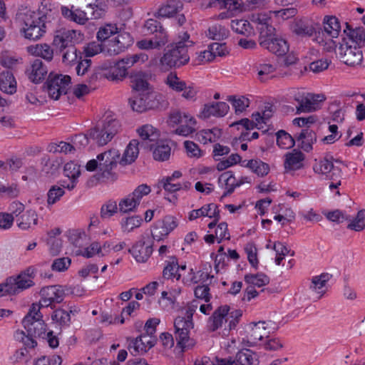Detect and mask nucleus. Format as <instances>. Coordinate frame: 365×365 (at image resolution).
<instances>
[{"label":"nucleus","instance_id":"ddd939ff","mask_svg":"<svg viewBox=\"0 0 365 365\" xmlns=\"http://www.w3.org/2000/svg\"><path fill=\"white\" fill-rule=\"evenodd\" d=\"M242 312L240 309L230 311L227 305L221 306L217 309L209 319V326L212 331L222 327L227 324L229 329L235 328L238 323Z\"/></svg>","mask_w":365,"mask_h":365},{"label":"nucleus","instance_id":"20e7f679","mask_svg":"<svg viewBox=\"0 0 365 365\" xmlns=\"http://www.w3.org/2000/svg\"><path fill=\"white\" fill-rule=\"evenodd\" d=\"M195 44L187 32L179 34L176 41L168 46L160 63L163 69L180 68L187 64L190 61L187 49Z\"/></svg>","mask_w":365,"mask_h":365},{"label":"nucleus","instance_id":"a19ab883","mask_svg":"<svg viewBox=\"0 0 365 365\" xmlns=\"http://www.w3.org/2000/svg\"><path fill=\"white\" fill-rule=\"evenodd\" d=\"M322 31L332 38H339L341 32V22L335 16H325L322 20Z\"/></svg>","mask_w":365,"mask_h":365},{"label":"nucleus","instance_id":"2eb2a0df","mask_svg":"<svg viewBox=\"0 0 365 365\" xmlns=\"http://www.w3.org/2000/svg\"><path fill=\"white\" fill-rule=\"evenodd\" d=\"M273 323L269 322H258L250 323L247 328V336L242 342L245 346H252L262 344L265 339L268 338L269 334L274 328L272 327Z\"/></svg>","mask_w":365,"mask_h":365},{"label":"nucleus","instance_id":"f03ea898","mask_svg":"<svg viewBox=\"0 0 365 365\" xmlns=\"http://www.w3.org/2000/svg\"><path fill=\"white\" fill-rule=\"evenodd\" d=\"M96 38L110 55L123 52L134 42L130 33L120 31L117 24L112 23L101 26L96 33Z\"/></svg>","mask_w":365,"mask_h":365},{"label":"nucleus","instance_id":"9b49d317","mask_svg":"<svg viewBox=\"0 0 365 365\" xmlns=\"http://www.w3.org/2000/svg\"><path fill=\"white\" fill-rule=\"evenodd\" d=\"M274 113L272 106H267L264 109L253 113L251 119L243 118L230 125L231 129H236L242 132L241 137L246 139L243 130H250L254 128L262 129L266 125Z\"/></svg>","mask_w":365,"mask_h":365},{"label":"nucleus","instance_id":"e433bc0d","mask_svg":"<svg viewBox=\"0 0 365 365\" xmlns=\"http://www.w3.org/2000/svg\"><path fill=\"white\" fill-rule=\"evenodd\" d=\"M222 130L220 128L214 127L212 128L202 129L195 134L197 141L203 145L211 144L220 139Z\"/></svg>","mask_w":365,"mask_h":365},{"label":"nucleus","instance_id":"680f3d73","mask_svg":"<svg viewBox=\"0 0 365 365\" xmlns=\"http://www.w3.org/2000/svg\"><path fill=\"white\" fill-rule=\"evenodd\" d=\"M344 33L345 36L343 38H346L350 44L360 47L365 41V32L361 29H351L347 26Z\"/></svg>","mask_w":365,"mask_h":365},{"label":"nucleus","instance_id":"7ed1b4c3","mask_svg":"<svg viewBox=\"0 0 365 365\" xmlns=\"http://www.w3.org/2000/svg\"><path fill=\"white\" fill-rule=\"evenodd\" d=\"M133 88L139 93L131 106L133 110L143 112L159 108L163 101L161 94L154 91L148 83L145 75L142 72H134L130 76Z\"/></svg>","mask_w":365,"mask_h":365},{"label":"nucleus","instance_id":"473e14b6","mask_svg":"<svg viewBox=\"0 0 365 365\" xmlns=\"http://www.w3.org/2000/svg\"><path fill=\"white\" fill-rule=\"evenodd\" d=\"M87 240L83 242L84 243ZM83 244L79 247H75V249L71 250V253L76 256H82L86 258H91L96 255L99 257H105L103 253V245H101L98 242H93L90 244L88 247H83Z\"/></svg>","mask_w":365,"mask_h":365},{"label":"nucleus","instance_id":"09e8293b","mask_svg":"<svg viewBox=\"0 0 365 365\" xmlns=\"http://www.w3.org/2000/svg\"><path fill=\"white\" fill-rule=\"evenodd\" d=\"M27 52L34 56H38L50 61L53 56V50L46 43L31 45L26 48Z\"/></svg>","mask_w":365,"mask_h":365},{"label":"nucleus","instance_id":"864d4df0","mask_svg":"<svg viewBox=\"0 0 365 365\" xmlns=\"http://www.w3.org/2000/svg\"><path fill=\"white\" fill-rule=\"evenodd\" d=\"M148 59V55L145 53H138L135 55L128 56L119 61L120 67L125 68V75H128V69L135 66V64H142L146 62Z\"/></svg>","mask_w":365,"mask_h":365},{"label":"nucleus","instance_id":"4c0bfd02","mask_svg":"<svg viewBox=\"0 0 365 365\" xmlns=\"http://www.w3.org/2000/svg\"><path fill=\"white\" fill-rule=\"evenodd\" d=\"M137 133L140 139L150 147V144H154L158 140L160 133L158 129L150 124H145L137 129Z\"/></svg>","mask_w":365,"mask_h":365},{"label":"nucleus","instance_id":"e2e57ef3","mask_svg":"<svg viewBox=\"0 0 365 365\" xmlns=\"http://www.w3.org/2000/svg\"><path fill=\"white\" fill-rule=\"evenodd\" d=\"M296 14L297 10L295 9L288 8L276 11H269V14H260L257 17L266 15L264 18H268V24H269V21L273 17H274L276 20L279 22L281 20L284 21L294 17Z\"/></svg>","mask_w":365,"mask_h":365},{"label":"nucleus","instance_id":"3c124183","mask_svg":"<svg viewBox=\"0 0 365 365\" xmlns=\"http://www.w3.org/2000/svg\"><path fill=\"white\" fill-rule=\"evenodd\" d=\"M227 101L230 103L237 115L245 112L250 105V100L245 96L230 95L227 97Z\"/></svg>","mask_w":365,"mask_h":365},{"label":"nucleus","instance_id":"6e6552de","mask_svg":"<svg viewBox=\"0 0 365 365\" xmlns=\"http://www.w3.org/2000/svg\"><path fill=\"white\" fill-rule=\"evenodd\" d=\"M120 153L118 150L112 148L97 155L96 159L89 160L86 170L93 171L98 169L100 178L107 180L113 181L116 179V174L113 170L118 163H120Z\"/></svg>","mask_w":365,"mask_h":365},{"label":"nucleus","instance_id":"49530a36","mask_svg":"<svg viewBox=\"0 0 365 365\" xmlns=\"http://www.w3.org/2000/svg\"><path fill=\"white\" fill-rule=\"evenodd\" d=\"M292 31L299 36H314L316 32V28L314 24L302 19H296L292 26Z\"/></svg>","mask_w":365,"mask_h":365},{"label":"nucleus","instance_id":"5fc2aeb1","mask_svg":"<svg viewBox=\"0 0 365 365\" xmlns=\"http://www.w3.org/2000/svg\"><path fill=\"white\" fill-rule=\"evenodd\" d=\"M329 277L328 274H321L312 278L310 288L316 294V298L319 299L327 291V283Z\"/></svg>","mask_w":365,"mask_h":365},{"label":"nucleus","instance_id":"c85d7f7f","mask_svg":"<svg viewBox=\"0 0 365 365\" xmlns=\"http://www.w3.org/2000/svg\"><path fill=\"white\" fill-rule=\"evenodd\" d=\"M84 39L83 34L77 30H67L58 34L54 38V43L61 47L67 46L68 44H75L82 42Z\"/></svg>","mask_w":365,"mask_h":365},{"label":"nucleus","instance_id":"69168bd1","mask_svg":"<svg viewBox=\"0 0 365 365\" xmlns=\"http://www.w3.org/2000/svg\"><path fill=\"white\" fill-rule=\"evenodd\" d=\"M64 187L63 183L61 186L58 185H52L47 192L46 202L47 206L51 207L57 203L64 195Z\"/></svg>","mask_w":365,"mask_h":365},{"label":"nucleus","instance_id":"2f4dec72","mask_svg":"<svg viewBox=\"0 0 365 365\" xmlns=\"http://www.w3.org/2000/svg\"><path fill=\"white\" fill-rule=\"evenodd\" d=\"M168 41V34L163 29H160L151 38H145L137 42L140 49H154L164 46Z\"/></svg>","mask_w":365,"mask_h":365},{"label":"nucleus","instance_id":"c03bdc74","mask_svg":"<svg viewBox=\"0 0 365 365\" xmlns=\"http://www.w3.org/2000/svg\"><path fill=\"white\" fill-rule=\"evenodd\" d=\"M186 271L187 267L185 264L179 265L176 259L173 258L167 263L163 269V274L168 279H176L179 280L181 279L182 272H185Z\"/></svg>","mask_w":365,"mask_h":365},{"label":"nucleus","instance_id":"a878e982","mask_svg":"<svg viewBox=\"0 0 365 365\" xmlns=\"http://www.w3.org/2000/svg\"><path fill=\"white\" fill-rule=\"evenodd\" d=\"M182 9V4L178 0H169L160 6L155 16L158 18H173L177 17L178 23L182 25L185 18L183 15H179Z\"/></svg>","mask_w":365,"mask_h":365},{"label":"nucleus","instance_id":"8fccbe9b","mask_svg":"<svg viewBox=\"0 0 365 365\" xmlns=\"http://www.w3.org/2000/svg\"><path fill=\"white\" fill-rule=\"evenodd\" d=\"M22 324L29 335L41 339L46 337L48 329L43 319Z\"/></svg>","mask_w":365,"mask_h":365},{"label":"nucleus","instance_id":"412c9836","mask_svg":"<svg viewBox=\"0 0 365 365\" xmlns=\"http://www.w3.org/2000/svg\"><path fill=\"white\" fill-rule=\"evenodd\" d=\"M206 217L212 220V221L208 224V228L210 230L214 228L220 218V210L216 204H205L200 208L189 211L187 214V218L190 222L198 220H202Z\"/></svg>","mask_w":365,"mask_h":365},{"label":"nucleus","instance_id":"ea45409f","mask_svg":"<svg viewBox=\"0 0 365 365\" xmlns=\"http://www.w3.org/2000/svg\"><path fill=\"white\" fill-rule=\"evenodd\" d=\"M143 223V219L140 215H127L120 221V227L122 232L128 234L135 232L140 228Z\"/></svg>","mask_w":365,"mask_h":365},{"label":"nucleus","instance_id":"4d7b16f0","mask_svg":"<svg viewBox=\"0 0 365 365\" xmlns=\"http://www.w3.org/2000/svg\"><path fill=\"white\" fill-rule=\"evenodd\" d=\"M236 364H238V365H257L258 357L250 349H243L237 354Z\"/></svg>","mask_w":365,"mask_h":365},{"label":"nucleus","instance_id":"bb28decb","mask_svg":"<svg viewBox=\"0 0 365 365\" xmlns=\"http://www.w3.org/2000/svg\"><path fill=\"white\" fill-rule=\"evenodd\" d=\"M181 293V288L173 284V282L166 283V288L162 291L158 299L159 305L165 310L173 308L177 298Z\"/></svg>","mask_w":365,"mask_h":365},{"label":"nucleus","instance_id":"79ce46f5","mask_svg":"<svg viewBox=\"0 0 365 365\" xmlns=\"http://www.w3.org/2000/svg\"><path fill=\"white\" fill-rule=\"evenodd\" d=\"M207 4L210 7L217 6L220 9H227L229 16L242 11L241 0H210Z\"/></svg>","mask_w":365,"mask_h":365},{"label":"nucleus","instance_id":"b1692460","mask_svg":"<svg viewBox=\"0 0 365 365\" xmlns=\"http://www.w3.org/2000/svg\"><path fill=\"white\" fill-rule=\"evenodd\" d=\"M65 296V289L60 285L43 287L40 291V300L43 307H51L53 304L61 303Z\"/></svg>","mask_w":365,"mask_h":365},{"label":"nucleus","instance_id":"39448f33","mask_svg":"<svg viewBox=\"0 0 365 365\" xmlns=\"http://www.w3.org/2000/svg\"><path fill=\"white\" fill-rule=\"evenodd\" d=\"M266 15L254 17L253 22L257 24L259 31V45L279 56H282L289 51L288 43L283 38L276 35L274 28L268 24V18Z\"/></svg>","mask_w":365,"mask_h":365},{"label":"nucleus","instance_id":"bf43d9fd","mask_svg":"<svg viewBox=\"0 0 365 365\" xmlns=\"http://www.w3.org/2000/svg\"><path fill=\"white\" fill-rule=\"evenodd\" d=\"M118 207L121 214H127L136 212L139 204L130 193L119 200Z\"/></svg>","mask_w":365,"mask_h":365},{"label":"nucleus","instance_id":"423d86ee","mask_svg":"<svg viewBox=\"0 0 365 365\" xmlns=\"http://www.w3.org/2000/svg\"><path fill=\"white\" fill-rule=\"evenodd\" d=\"M199 302L193 301L187 307L182 309L174 321L175 333L177 344L182 351L192 348L195 341L190 337V334L194 324L192 317Z\"/></svg>","mask_w":365,"mask_h":365},{"label":"nucleus","instance_id":"c9c22d12","mask_svg":"<svg viewBox=\"0 0 365 365\" xmlns=\"http://www.w3.org/2000/svg\"><path fill=\"white\" fill-rule=\"evenodd\" d=\"M304 154L300 151L293 150L284 156V169L287 173L299 170L304 166Z\"/></svg>","mask_w":365,"mask_h":365},{"label":"nucleus","instance_id":"13d9d810","mask_svg":"<svg viewBox=\"0 0 365 365\" xmlns=\"http://www.w3.org/2000/svg\"><path fill=\"white\" fill-rule=\"evenodd\" d=\"M77 313L76 309L69 312L62 309H56L51 314V320L53 323L60 326H68L71 322V316Z\"/></svg>","mask_w":365,"mask_h":365},{"label":"nucleus","instance_id":"338daca9","mask_svg":"<svg viewBox=\"0 0 365 365\" xmlns=\"http://www.w3.org/2000/svg\"><path fill=\"white\" fill-rule=\"evenodd\" d=\"M245 281L250 287H261L267 284L269 282V279L263 273L248 274L245 276Z\"/></svg>","mask_w":365,"mask_h":365},{"label":"nucleus","instance_id":"de8ad7c7","mask_svg":"<svg viewBox=\"0 0 365 365\" xmlns=\"http://www.w3.org/2000/svg\"><path fill=\"white\" fill-rule=\"evenodd\" d=\"M0 90L9 95L16 92L17 82L10 71H3L0 73Z\"/></svg>","mask_w":365,"mask_h":365},{"label":"nucleus","instance_id":"cd10ccee","mask_svg":"<svg viewBox=\"0 0 365 365\" xmlns=\"http://www.w3.org/2000/svg\"><path fill=\"white\" fill-rule=\"evenodd\" d=\"M129 252L137 262H146L153 253V245L148 241L140 240L129 250Z\"/></svg>","mask_w":365,"mask_h":365},{"label":"nucleus","instance_id":"f257e3e1","mask_svg":"<svg viewBox=\"0 0 365 365\" xmlns=\"http://www.w3.org/2000/svg\"><path fill=\"white\" fill-rule=\"evenodd\" d=\"M59 8L41 1V7L38 11L24 9L18 14L21 35L29 41H36L46 32L47 24L57 20Z\"/></svg>","mask_w":365,"mask_h":365},{"label":"nucleus","instance_id":"a211bd4d","mask_svg":"<svg viewBox=\"0 0 365 365\" xmlns=\"http://www.w3.org/2000/svg\"><path fill=\"white\" fill-rule=\"evenodd\" d=\"M125 77V68L120 67L118 61L105 62L93 69L90 76V81L101 78L111 81H122Z\"/></svg>","mask_w":365,"mask_h":365},{"label":"nucleus","instance_id":"9d476101","mask_svg":"<svg viewBox=\"0 0 365 365\" xmlns=\"http://www.w3.org/2000/svg\"><path fill=\"white\" fill-rule=\"evenodd\" d=\"M86 235L81 230H68L58 239H52L47 241V246L49 252L52 255H57L63 250L66 253L71 252L75 247L81 246L83 242L86 240Z\"/></svg>","mask_w":365,"mask_h":365},{"label":"nucleus","instance_id":"dca6fc26","mask_svg":"<svg viewBox=\"0 0 365 365\" xmlns=\"http://www.w3.org/2000/svg\"><path fill=\"white\" fill-rule=\"evenodd\" d=\"M180 220L173 215H166L156 220L150 227L154 241L160 242L168 237L179 226Z\"/></svg>","mask_w":365,"mask_h":365},{"label":"nucleus","instance_id":"1a4fd4ad","mask_svg":"<svg viewBox=\"0 0 365 365\" xmlns=\"http://www.w3.org/2000/svg\"><path fill=\"white\" fill-rule=\"evenodd\" d=\"M119 128V122L111 113H107L94 127L88 131V135L93 143L103 146L112 140Z\"/></svg>","mask_w":365,"mask_h":365},{"label":"nucleus","instance_id":"603ef678","mask_svg":"<svg viewBox=\"0 0 365 365\" xmlns=\"http://www.w3.org/2000/svg\"><path fill=\"white\" fill-rule=\"evenodd\" d=\"M241 166L249 168L252 173L260 177L267 175L269 172V165L260 160H243Z\"/></svg>","mask_w":365,"mask_h":365},{"label":"nucleus","instance_id":"6e6d98bb","mask_svg":"<svg viewBox=\"0 0 365 365\" xmlns=\"http://www.w3.org/2000/svg\"><path fill=\"white\" fill-rule=\"evenodd\" d=\"M218 183L225 193H230L236 188L237 179L232 172L227 171L220 175Z\"/></svg>","mask_w":365,"mask_h":365},{"label":"nucleus","instance_id":"4468645a","mask_svg":"<svg viewBox=\"0 0 365 365\" xmlns=\"http://www.w3.org/2000/svg\"><path fill=\"white\" fill-rule=\"evenodd\" d=\"M167 123L175 128V134L187 137L195 132L197 120L188 113L175 111L169 115Z\"/></svg>","mask_w":365,"mask_h":365},{"label":"nucleus","instance_id":"72a5a7b5","mask_svg":"<svg viewBox=\"0 0 365 365\" xmlns=\"http://www.w3.org/2000/svg\"><path fill=\"white\" fill-rule=\"evenodd\" d=\"M149 148L155 160L163 162L170 158L171 148L166 140H158L154 144H150Z\"/></svg>","mask_w":365,"mask_h":365},{"label":"nucleus","instance_id":"f704fd0d","mask_svg":"<svg viewBox=\"0 0 365 365\" xmlns=\"http://www.w3.org/2000/svg\"><path fill=\"white\" fill-rule=\"evenodd\" d=\"M63 175L70 182L66 183V181H63V187L69 190H73L76 186L78 178L81 175L80 166L73 161L67 163L63 168Z\"/></svg>","mask_w":365,"mask_h":365},{"label":"nucleus","instance_id":"37998d69","mask_svg":"<svg viewBox=\"0 0 365 365\" xmlns=\"http://www.w3.org/2000/svg\"><path fill=\"white\" fill-rule=\"evenodd\" d=\"M139 143L137 140H132L125 147L120 164L122 165H130L135 161L139 155Z\"/></svg>","mask_w":365,"mask_h":365},{"label":"nucleus","instance_id":"a18cd8bd","mask_svg":"<svg viewBox=\"0 0 365 365\" xmlns=\"http://www.w3.org/2000/svg\"><path fill=\"white\" fill-rule=\"evenodd\" d=\"M230 235L228 231L227 224L226 222H220L215 228V234L206 235L204 237L205 241L208 244H213L215 242L220 243L222 240H230Z\"/></svg>","mask_w":365,"mask_h":365},{"label":"nucleus","instance_id":"aec40b11","mask_svg":"<svg viewBox=\"0 0 365 365\" xmlns=\"http://www.w3.org/2000/svg\"><path fill=\"white\" fill-rule=\"evenodd\" d=\"M339 56L345 64L353 67L360 66L364 60L360 47L350 44L346 38H343L339 45Z\"/></svg>","mask_w":365,"mask_h":365},{"label":"nucleus","instance_id":"0eeeda50","mask_svg":"<svg viewBox=\"0 0 365 365\" xmlns=\"http://www.w3.org/2000/svg\"><path fill=\"white\" fill-rule=\"evenodd\" d=\"M35 269L29 267L6 278L0 283V297L17 296L35 285Z\"/></svg>","mask_w":365,"mask_h":365},{"label":"nucleus","instance_id":"f3484780","mask_svg":"<svg viewBox=\"0 0 365 365\" xmlns=\"http://www.w3.org/2000/svg\"><path fill=\"white\" fill-rule=\"evenodd\" d=\"M171 91L181 93V96L187 101H195L197 88L194 83L182 80L175 72L169 73L163 81Z\"/></svg>","mask_w":365,"mask_h":365},{"label":"nucleus","instance_id":"4be33fe9","mask_svg":"<svg viewBox=\"0 0 365 365\" xmlns=\"http://www.w3.org/2000/svg\"><path fill=\"white\" fill-rule=\"evenodd\" d=\"M294 99L299 103L297 112H312L320 108L322 103L325 101L326 97L322 93H312L304 91H299Z\"/></svg>","mask_w":365,"mask_h":365},{"label":"nucleus","instance_id":"c756f323","mask_svg":"<svg viewBox=\"0 0 365 365\" xmlns=\"http://www.w3.org/2000/svg\"><path fill=\"white\" fill-rule=\"evenodd\" d=\"M38 223V214L34 209H29L16 220V225L24 231L33 230Z\"/></svg>","mask_w":365,"mask_h":365},{"label":"nucleus","instance_id":"58836bf2","mask_svg":"<svg viewBox=\"0 0 365 365\" xmlns=\"http://www.w3.org/2000/svg\"><path fill=\"white\" fill-rule=\"evenodd\" d=\"M47 73L46 66L38 59L34 61L27 71L29 78L36 83L41 82L45 78Z\"/></svg>","mask_w":365,"mask_h":365},{"label":"nucleus","instance_id":"0e129e2a","mask_svg":"<svg viewBox=\"0 0 365 365\" xmlns=\"http://www.w3.org/2000/svg\"><path fill=\"white\" fill-rule=\"evenodd\" d=\"M231 28L236 33L251 36L255 34L253 26L245 19H235L231 21Z\"/></svg>","mask_w":365,"mask_h":365},{"label":"nucleus","instance_id":"5701e85b","mask_svg":"<svg viewBox=\"0 0 365 365\" xmlns=\"http://www.w3.org/2000/svg\"><path fill=\"white\" fill-rule=\"evenodd\" d=\"M230 110V106L226 102L212 101L202 106L197 117L201 120H208L212 117L221 118L226 116Z\"/></svg>","mask_w":365,"mask_h":365},{"label":"nucleus","instance_id":"7c9ffc66","mask_svg":"<svg viewBox=\"0 0 365 365\" xmlns=\"http://www.w3.org/2000/svg\"><path fill=\"white\" fill-rule=\"evenodd\" d=\"M337 38H332L322 30H319L316 31L315 34L312 37V41L317 43L324 52L329 53L335 51L337 47Z\"/></svg>","mask_w":365,"mask_h":365},{"label":"nucleus","instance_id":"f8f14e48","mask_svg":"<svg viewBox=\"0 0 365 365\" xmlns=\"http://www.w3.org/2000/svg\"><path fill=\"white\" fill-rule=\"evenodd\" d=\"M86 10H82L78 8L70 9L66 6H61V11L62 15L79 24H84L91 19H99L104 14V10L99 8L93 3V0H85Z\"/></svg>","mask_w":365,"mask_h":365},{"label":"nucleus","instance_id":"393cba45","mask_svg":"<svg viewBox=\"0 0 365 365\" xmlns=\"http://www.w3.org/2000/svg\"><path fill=\"white\" fill-rule=\"evenodd\" d=\"M155 344V336H147L142 334L136 338L130 339L128 348L132 355H142L148 352Z\"/></svg>","mask_w":365,"mask_h":365},{"label":"nucleus","instance_id":"6ab92c4d","mask_svg":"<svg viewBox=\"0 0 365 365\" xmlns=\"http://www.w3.org/2000/svg\"><path fill=\"white\" fill-rule=\"evenodd\" d=\"M71 83L70 76L51 73L46 82L49 97L53 100H58L61 96L67 93Z\"/></svg>","mask_w":365,"mask_h":365},{"label":"nucleus","instance_id":"052dcab7","mask_svg":"<svg viewBox=\"0 0 365 365\" xmlns=\"http://www.w3.org/2000/svg\"><path fill=\"white\" fill-rule=\"evenodd\" d=\"M210 277V274L206 272L195 273L192 268H187L185 272H182L181 279L185 284L205 282Z\"/></svg>","mask_w":365,"mask_h":365},{"label":"nucleus","instance_id":"774afa93","mask_svg":"<svg viewBox=\"0 0 365 365\" xmlns=\"http://www.w3.org/2000/svg\"><path fill=\"white\" fill-rule=\"evenodd\" d=\"M0 63L5 68L14 69L22 63V58L5 51L1 55Z\"/></svg>","mask_w":365,"mask_h":365}]
</instances>
